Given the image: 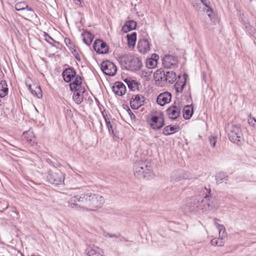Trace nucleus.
I'll list each match as a JSON object with an SVG mask.
<instances>
[{
  "instance_id": "13",
  "label": "nucleus",
  "mask_w": 256,
  "mask_h": 256,
  "mask_svg": "<svg viewBox=\"0 0 256 256\" xmlns=\"http://www.w3.org/2000/svg\"><path fill=\"white\" fill-rule=\"evenodd\" d=\"M172 98L171 94L166 92L160 94L157 98V103L161 106H164L169 103Z\"/></svg>"
},
{
  "instance_id": "7",
  "label": "nucleus",
  "mask_w": 256,
  "mask_h": 256,
  "mask_svg": "<svg viewBox=\"0 0 256 256\" xmlns=\"http://www.w3.org/2000/svg\"><path fill=\"white\" fill-rule=\"evenodd\" d=\"M149 124L154 130H160L164 124V119L162 112H156L150 115Z\"/></svg>"
},
{
  "instance_id": "27",
  "label": "nucleus",
  "mask_w": 256,
  "mask_h": 256,
  "mask_svg": "<svg viewBox=\"0 0 256 256\" xmlns=\"http://www.w3.org/2000/svg\"><path fill=\"white\" fill-rule=\"evenodd\" d=\"M179 128L176 126H168L163 129V134L168 136L178 132Z\"/></svg>"
},
{
  "instance_id": "21",
  "label": "nucleus",
  "mask_w": 256,
  "mask_h": 256,
  "mask_svg": "<svg viewBox=\"0 0 256 256\" xmlns=\"http://www.w3.org/2000/svg\"><path fill=\"white\" fill-rule=\"evenodd\" d=\"M194 108L192 104L186 105L183 108V116L185 120L190 119L193 114Z\"/></svg>"
},
{
  "instance_id": "39",
  "label": "nucleus",
  "mask_w": 256,
  "mask_h": 256,
  "mask_svg": "<svg viewBox=\"0 0 256 256\" xmlns=\"http://www.w3.org/2000/svg\"><path fill=\"white\" fill-rule=\"evenodd\" d=\"M127 84L128 88L132 90H134L138 88V83L134 80H128Z\"/></svg>"
},
{
  "instance_id": "26",
  "label": "nucleus",
  "mask_w": 256,
  "mask_h": 256,
  "mask_svg": "<svg viewBox=\"0 0 256 256\" xmlns=\"http://www.w3.org/2000/svg\"><path fill=\"white\" fill-rule=\"evenodd\" d=\"M176 78V76L174 72H166V73L165 76V82H167L170 84L173 83Z\"/></svg>"
},
{
  "instance_id": "22",
  "label": "nucleus",
  "mask_w": 256,
  "mask_h": 256,
  "mask_svg": "<svg viewBox=\"0 0 256 256\" xmlns=\"http://www.w3.org/2000/svg\"><path fill=\"white\" fill-rule=\"evenodd\" d=\"M84 90L82 88L79 89V90L75 91L73 95V100L77 104H80L83 101L84 96L81 92L84 93Z\"/></svg>"
},
{
  "instance_id": "28",
  "label": "nucleus",
  "mask_w": 256,
  "mask_h": 256,
  "mask_svg": "<svg viewBox=\"0 0 256 256\" xmlns=\"http://www.w3.org/2000/svg\"><path fill=\"white\" fill-rule=\"evenodd\" d=\"M8 93V86L5 81L0 82V97L4 98Z\"/></svg>"
},
{
  "instance_id": "14",
  "label": "nucleus",
  "mask_w": 256,
  "mask_h": 256,
  "mask_svg": "<svg viewBox=\"0 0 256 256\" xmlns=\"http://www.w3.org/2000/svg\"><path fill=\"white\" fill-rule=\"evenodd\" d=\"M180 108L175 105L172 106L166 110L168 118L172 120L176 119L180 116Z\"/></svg>"
},
{
  "instance_id": "40",
  "label": "nucleus",
  "mask_w": 256,
  "mask_h": 256,
  "mask_svg": "<svg viewBox=\"0 0 256 256\" xmlns=\"http://www.w3.org/2000/svg\"><path fill=\"white\" fill-rule=\"evenodd\" d=\"M44 36L46 40L51 44L52 46H54V43H56V42L48 34L44 32Z\"/></svg>"
},
{
  "instance_id": "32",
  "label": "nucleus",
  "mask_w": 256,
  "mask_h": 256,
  "mask_svg": "<svg viewBox=\"0 0 256 256\" xmlns=\"http://www.w3.org/2000/svg\"><path fill=\"white\" fill-rule=\"evenodd\" d=\"M94 36L90 32H86L84 34L83 41L87 44L90 46L94 39Z\"/></svg>"
},
{
  "instance_id": "1",
  "label": "nucleus",
  "mask_w": 256,
  "mask_h": 256,
  "mask_svg": "<svg viewBox=\"0 0 256 256\" xmlns=\"http://www.w3.org/2000/svg\"><path fill=\"white\" fill-rule=\"evenodd\" d=\"M104 202L102 196L90 192L72 197L68 201V206L78 210L92 212L100 208Z\"/></svg>"
},
{
  "instance_id": "9",
  "label": "nucleus",
  "mask_w": 256,
  "mask_h": 256,
  "mask_svg": "<svg viewBox=\"0 0 256 256\" xmlns=\"http://www.w3.org/2000/svg\"><path fill=\"white\" fill-rule=\"evenodd\" d=\"M93 48L94 50L98 54H104L108 52V46L107 44L101 40H95Z\"/></svg>"
},
{
  "instance_id": "16",
  "label": "nucleus",
  "mask_w": 256,
  "mask_h": 256,
  "mask_svg": "<svg viewBox=\"0 0 256 256\" xmlns=\"http://www.w3.org/2000/svg\"><path fill=\"white\" fill-rule=\"evenodd\" d=\"M87 256H104L103 250L97 246H89L86 250Z\"/></svg>"
},
{
  "instance_id": "48",
  "label": "nucleus",
  "mask_w": 256,
  "mask_h": 256,
  "mask_svg": "<svg viewBox=\"0 0 256 256\" xmlns=\"http://www.w3.org/2000/svg\"><path fill=\"white\" fill-rule=\"evenodd\" d=\"M201 2L206 8L208 6H209L208 4L206 2V0H201Z\"/></svg>"
},
{
  "instance_id": "33",
  "label": "nucleus",
  "mask_w": 256,
  "mask_h": 256,
  "mask_svg": "<svg viewBox=\"0 0 256 256\" xmlns=\"http://www.w3.org/2000/svg\"><path fill=\"white\" fill-rule=\"evenodd\" d=\"M152 71L149 68L143 70L140 72V77L144 78L145 80H150V76L151 75Z\"/></svg>"
},
{
  "instance_id": "46",
  "label": "nucleus",
  "mask_w": 256,
  "mask_h": 256,
  "mask_svg": "<svg viewBox=\"0 0 256 256\" xmlns=\"http://www.w3.org/2000/svg\"><path fill=\"white\" fill-rule=\"evenodd\" d=\"M150 58L154 60L156 62H158V60L159 58V56L156 54H153Z\"/></svg>"
},
{
  "instance_id": "2",
  "label": "nucleus",
  "mask_w": 256,
  "mask_h": 256,
  "mask_svg": "<svg viewBox=\"0 0 256 256\" xmlns=\"http://www.w3.org/2000/svg\"><path fill=\"white\" fill-rule=\"evenodd\" d=\"M204 188L207 192L204 198L200 196H194L188 200V206L190 207V211L196 210L197 208L205 202H206V206L204 205V208H203L206 210L212 209L216 206V205L214 203V202H216V203L217 204L216 200L210 196V188H206V187Z\"/></svg>"
},
{
  "instance_id": "20",
  "label": "nucleus",
  "mask_w": 256,
  "mask_h": 256,
  "mask_svg": "<svg viewBox=\"0 0 256 256\" xmlns=\"http://www.w3.org/2000/svg\"><path fill=\"white\" fill-rule=\"evenodd\" d=\"M136 22L133 20L126 21L122 26V30L124 33H127L130 31L135 30L136 26Z\"/></svg>"
},
{
  "instance_id": "15",
  "label": "nucleus",
  "mask_w": 256,
  "mask_h": 256,
  "mask_svg": "<svg viewBox=\"0 0 256 256\" xmlns=\"http://www.w3.org/2000/svg\"><path fill=\"white\" fill-rule=\"evenodd\" d=\"M112 90L116 94L120 96L124 95L126 91V87L124 84L120 82H117L114 83L112 87Z\"/></svg>"
},
{
  "instance_id": "50",
  "label": "nucleus",
  "mask_w": 256,
  "mask_h": 256,
  "mask_svg": "<svg viewBox=\"0 0 256 256\" xmlns=\"http://www.w3.org/2000/svg\"><path fill=\"white\" fill-rule=\"evenodd\" d=\"M76 58L79 62L80 61V60H81L80 58V56L78 55L76 56Z\"/></svg>"
},
{
  "instance_id": "34",
  "label": "nucleus",
  "mask_w": 256,
  "mask_h": 256,
  "mask_svg": "<svg viewBox=\"0 0 256 256\" xmlns=\"http://www.w3.org/2000/svg\"><path fill=\"white\" fill-rule=\"evenodd\" d=\"M28 87L32 95L37 97L38 98H40L42 96V92L40 86H36V88L38 90L37 92L32 90L30 85H29Z\"/></svg>"
},
{
  "instance_id": "31",
  "label": "nucleus",
  "mask_w": 256,
  "mask_h": 256,
  "mask_svg": "<svg viewBox=\"0 0 256 256\" xmlns=\"http://www.w3.org/2000/svg\"><path fill=\"white\" fill-rule=\"evenodd\" d=\"M22 136L26 142H32V144L34 143V136L32 131L28 130L24 132Z\"/></svg>"
},
{
  "instance_id": "42",
  "label": "nucleus",
  "mask_w": 256,
  "mask_h": 256,
  "mask_svg": "<svg viewBox=\"0 0 256 256\" xmlns=\"http://www.w3.org/2000/svg\"><path fill=\"white\" fill-rule=\"evenodd\" d=\"M248 121L249 125L250 126H254L255 125H256V119L254 117H252L250 114L248 116Z\"/></svg>"
},
{
  "instance_id": "44",
  "label": "nucleus",
  "mask_w": 256,
  "mask_h": 256,
  "mask_svg": "<svg viewBox=\"0 0 256 256\" xmlns=\"http://www.w3.org/2000/svg\"><path fill=\"white\" fill-rule=\"evenodd\" d=\"M103 236L105 237H109V238H118L120 237V234H109L108 232H106L105 231L103 232Z\"/></svg>"
},
{
  "instance_id": "8",
  "label": "nucleus",
  "mask_w": 256,
  "mask_h": 256,
  "mask_svg": "<svg viewBox=\"0 0 256 256\" xmlns=\"http://www.w3.org/2000/svg\"><path fill=\"white\" fill-rule=\"evenodd\" d=\"M100 68L105 74L110 76H114L117 72L116 66L109 60L102 62Z\"/></svg>"
},
{
  "instance_id": "11",
  "label": "nucleus",
  "mask_w": 256,
  "mask_h": 256,
  "mask_svg": "<svg viewBox=\"0 0 256 256\" xmlns=\"http://www.w3.org/2000/svg\"><path fill=\"white\" fill-rule=\"evenodd\" d=\"M144 102V98L141 94L133 96L130 102V106L132 109H138L143 105Z\"/></svg>"
},
{
  "instance_id": "36",
  "label": "nucleus",
  "mask_w": 256,
  "mask_h": 256,
  "mask_svg": "<svg viewBox=\"0 0 256 256\" xmlns=\"http://www.w3.org/2000/svg\"><path fill=\"white\" fill-rule=\"evenodd\" d=\"M158 64V62H156L154 60L148 58L146 62V66L150 70L155 68Z\"/></svg>"
},
{
  "instance_id": "35",
  "label": "nucleus",
  "mask_w": 256,
  "mask_h": 256,
  "mask_svg": "<svg viewBox=\"0 0 256 256\" xmlns=\"http://www.w3.org/2000/svg\"><path fill=\"white\" fill-rule=\"evenodd\" d=\"M245 27L250 34L254 39L256 40V30L250 26L248 23L246 24Z\"/></svg>"
},
{
  "instance_id": "5",
  "label": "nucleus",
  "mask_w": 256,
  "mask_h": 256,
  "mask_svg": "<svg viewBox=\"0 0 256 256\" xmlns=\"http://www.w3.org/2000/svg\"><path fill=\"white\" fill-rule=\"evenodd\" d=\"M230 140L234 143L241 142L242 134L240 126L239 125L228 124L226 128Z\"/></svg>"
},
{
  "instance_id": "30",
  "label": "nucleus",
  "mask_w": 256,
  "mask_h": 256,
  "mask_svg": "<svg viewBox=\"0 0 256 256\" xmlns=\"http://www.w3.org/2000/svg\"><path fill=\"white\" fill-rule=\"evenodd\" d=\"M216 180L217 183L221 184L224 181L228 180V176L226 173L220 172L216 176Z\"/></svg>"
},
{
  "instance_id": "17",
  "label": "nucleus",
  "mask_w": 256,
  "mask_h": 256,
  "mask_svg": "<svg viewBox=\"0 0 256 256\" xmlns=\"http://www.w3.org/2000/svg\"><path fill=\"white\" fill-rule=\"evenodd\" d=\"M62 74L64 80L66 82H69L72 78L75 77L76 72L72 68L70 67L64 70Z\"/></svg>"
},
{
  "instance_id": "25",
  "label": "nucleus",
  "mask_w": 256,
  "mask_h": 256,
  "mask_svg": "<svg viewBox=\"0 0 256 256\" xmlns=\"http://www.w3.org/2000/svg\"><path fill=\"white\" fill-rule=\"evenodd\" d=\"M186 84V78H184V81L176 82L174 84V87L176 90V93H182L183 89Z\"/></svg>"
},
{
  "instance_id": "37",
  "label": "nucleus",
  "mask_w": 256,
  "mask_h": 256,
  "mask_svg": "<svg viewBox=\"0 0 256 256\" xmlns=\"http://www.w3.org/2000/svg\"><path fill=\"white\" fill-rule=\"evenodd\" d=\"M210 243L212 245L214 246H222L224 245L222 239L220 238L212 239L210 241Z\"/></svg>"
},
{
  "instance_id": "6",
  "label": "nucleus",
  "mask_w": 256,
  "mask_h": 256,
  "mask_svg": "<svg viewBox=\"0 0 256 256\" xmlns=\"http://www.w3.org/2000/svg\"><path fill=\"white\" fill-rule=\"evenodd\" d=\"M64 174L56 168L50 170L48 172L46 180L50 184L56 185L62 184L64 182Z\"/></svg>"
},
{
  "instance_id": "52",
  "label": "nucleus",
  "mask_w": 256,
  "mask_h": 256,
  "mask_svg": "<svg viewBox=\"0 0 256 256\" xmlns=\"http://www.w3.org/2000/svg\"><path fill=\"white\" fill-rule=\"evenodd\" d=\"M135 117L134 115L132 113V115L130 116L131 118H132V117Z\"/></svg>"
},
{
  "instance_id": "41",
  "label": "nucleus",
  "mask_w": 256,
  "mask_h": 256,
  "mask_svg": "<svg viewBox=\"0 0 256 256\" xmlns=\"http://www.w3.org/2000/svg\"><path fill=\"white\" fill-rule=\"evenodd\" d=\"M64 42L66 44L67 46L69 48V49L72 52V50H74L75 52L76 50H74V44L68 38H66L64 39Z\"/></svg>"
},
{
  "instance_id": "10",
  "label": "nucleus",
  "mask_w": 256,
  "mask_h": 256,
  "mask_svg": "<svg viewBox=\"0 0 256 256\" xmlns=\"http://www.w3.org/2000/svg\"><path fill=\"white\" fill-rule=\"evenodd\" d=\"M178 63V58L172 55H165L162 58V64L165 68H170L177 65Z\"/></svg>"
},
{
  "instance_id": "19",
  "label": "nucleus",
  "mask_w": 256,
  "mask_h": 256,
  "mask_svg": "<svg viewBox=\"0 0 256 256\" xmlns=\"http://www.w3.org/2000/svg\"><path fill=\"white\" fill-rule=\"evenodd\" d=\"M82 82V80L80 76L78 75L75 76L74 80L70 84V88L72 91H78L82 88L80 85Z\"/></svg>"
},
{
  "instance_id": "12",
  "label": "nucleus",
  "mask_w": 256,
  "mask_h": 256,
  "mask_svg": "<svg viewBox=\"0 0 256 256\" xmlns=\"http://www.w3.org/2000/svg\"><path fill=\"white\" fill-rule=\"evenodd\" d=\"M166 73L162 69L156 70L154 74V78L156 84L162 86L165 84Z\"/></svg>"
},
{
  "instance_id": "43",
  "label": "nucleus",
  "mask_w": 256,
  "mask_h": 256,
  "mask_svg": "<svg viewBox=\"0 0 256 256\" xmlns=\"http://www.w3.org/2000/svg\"><path fill=\"white\" fill-rule=\"evenodd\" d=\"M217 137L215 136H210L209 137V140L212 146L214 147L216 142Z\"/></svg>"
},
{
  "instance_id": "23",
  "label": "nucleus",
  "mask_w": 256,
  "mask_h": 256,
  "mask_svg": "<svg viewBox=\"0 0 256 256\" xmlns=\"http://www.w3.org/2000/svg\"><path fill=\"white\" fill-rule=\"evenodd\" d=\"M104 117L109 132L113 136L118 137V132L116 130L115 128H114V125L111 124L109 118H106L104 116Z\"/></svg>"
},
{
  "instance_id": "38",
  "label": "nucleus",
  "mask_w": 256,
  "mask_h": 256,
  "mask_svg": "<svg viewBox=\"0 0 256 256\" xmlns=\"http://www.w3.org/2000/svg\"><path fill=\"white\" fill-rule=\"evenodd\" d=\"M218 230L219 232V238L223 239L226 236L225 228L223 225H218Z\"/></svg>"
},
{
  "instance_id": "24",
  "label": "nucleus",
  "mask_w": 256,
  "mask_h": 256,
  "mask_svg": "<svg viewBox=\"0 0 256 256\" xmlns=\"http://www.w3.org/2000/svg\"><path fill=\"white\" fill-rule=\"evenodd\" d=\"M15 8L18 11L26 10L28 11H30L32 14L34 13L33 10L31 8L29 7L24 2H17L15 4Z\"/></svg>"
},
{
  "instance_id": "18",
  "label": "nucleus",
  "mask_w": 256,
  "mask_h": 256,
  "mask_svg": "<svg viewBox=\"0 0 256 256\" xmlns=\"http://www.w3.org/2000/svg\"><path fill=\"white\" fill-rule=\"evenodd\" d=\"M138 48L140 53L145 54L148 52L150 50V44L148 40H140L138 42Z\"/></svg>"
},
{
  "instance_id": "47",
  "label": "nucleus",
  "mask_w": 256,
  "mask_h": 256,
  "mask_svg": "<svg viewBox=\"0 0 256 256\" xmlns=\"http://www.w3.org/2000/svg\"><path fill=\"white\" fill-rule=\"evenodd\" d=\"M76 5L78 6H82V0H72Z\"/></svg>"
},
{
  "instance_id": "49",
  "label": "nucleus",
  "mask_w": 256,
  "mask_h": 256,
  "mask_svg": "<svg viewBox=\"0 0 256 256\" xmlns=\"http://www.w3.org/2000/svg\"><path fill=\"white\" fill-rule=\"evenodd\" d=\"M218 218H214V222H215V224H216V228H218V225H220V224H218V223L216 222H217V221H218Z\"/></svg>"
},
{
  "instance_id": "3",
  "label": "nucleus",
  "mask_w": 256,
  "mask_h": 256,
  "mask_svg": "<svg viewBox=\"0 0 256 256\" xmlns=\"http://www.w3.org/2000/svg\"><path fill=\"white\" fill-rule=\"evenodd\" d=\"M134 174L138 178L148 180L154 176V173L148 162L138 160L134 165Z\"/></svg>"
},
{
  "instance_id": "45",
  "label": "nucleus",
  "mask_w": 256,
  "mask_h": 256,
  "mask_svg": "<svg viewBox=\"0 0 256 256\" xmlns=\"http://www.w3.org/2000/svg\"><path fill=\"white\" fill-rule=\"evenodd\" d=\"M206 12L208 16L210 18V19L212 18L213 10L211 7L210 6H208L207 9L206 10Z\"/></svg>"
},
{
  "instance_id": "51",
  "label": "nucleus",
  "mask_w": 256,
  "mask_h": 256,
  "mask_svg": "<svg viewBox=\"0 0 256 256\" xmlns=\"http://www.w3.org/2000/svg\"><path fill=\"white\" fill-rule=\"evenodd\" d=\"M46 161H47L50 164L52 163V162H51V160L50 159H47Z\"/></svg>"
},
{
  "instance_id": "4",
  "label": "nucleus",
  "mask_w": 256,
  "mask_h": 256,
  "mask_svg": "<svg viewBox=\"0 0 256 256\" xmlns=\"http://www.w3.org/2000/svg\"><path fill=\"white\" fill-rule=\"evenodd\" d=\"M118 60L122 68L131 71L138 70L142 65L138 58L131 55L121 56Z\"/></svg>"
},
{
  "instance_id": "29",
  "label": "nucleus",
  "mask_w": 256,
  "mask_h": 256,
  "mask_svg": "<svg viewBox=\"0 0 256 256\" xmlns=\"http://www.w3.org/2000/svg\"><path fill=\"white\" fill-rule=\"evenodd\" d=\"M128 43L130 46H134L135 45L136 40V32H132L131 34H127Z\"/></svg>"
}]
</instances>
